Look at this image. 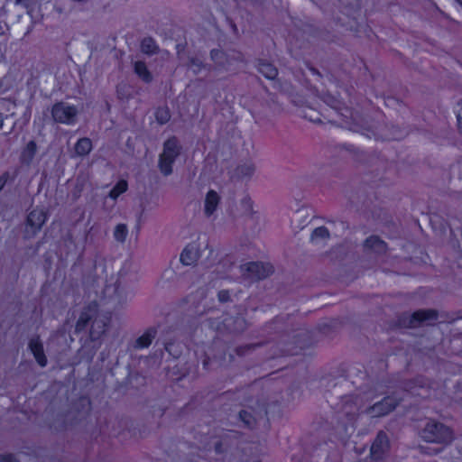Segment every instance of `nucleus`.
<instances>
[{"instance_id":"7ed1b4c3","label":"nucleus","mask_w":462,"mask_h":462,"mask_svg":"<svg viewBox=\"0 0 462 462\" xmlns=\"http://www.w3.org/2000/svg\"><path fill=\"white\" fill-rule=\"evenodd\" d=\"M402 398L396 395H389L384 397L383 400L374 403L367 407L364 413L369 415L371 418H380L386 416L393 411L396 407L401 403Z\"/></svg>"},{"instance_id":"ddd939ff","label":"nucleus","mask_w":462,"mask_h":462,"mask_svg":"<svg viewBox=\"0 0 462 462\" xmlns=\"http://www.w3.org/2000/svg\"><path fill=\"white\" fill-rule=\"evenodd\" d=\"M438 311L435 310H420L415 311L409 322V326L412 328L418 327L422 322L436 320L438 319Z\"/></svg>"},{"instance_id":"bb28decb","label":"nucleus","mask_w":462,"mask_h":462,"mask_svg":"<svg viewBox=\"0 0 462 462\" xmlns=\"http://www.w3.org/2000/svg\"><path fill=\"white\" fill-rule=\"evenodd\" d=\"M239 418L248 428H254L256 424V420L254 419V417L246 411H241L239 412Z\"/></svg>"},{"instance_id":"c85d7f7f","label":"nucleus","mask_w":462,"mask_h":462,"mask_svg":"<svg viewBox=\"0 0 462 462\" xmlns=\"http://www.w3.org/2000/svg\"><path fill=\"white\" fill-rule=\"evenodd\" d=\"M210 57L212 60L219 66H224L226 64V54L220 50H212Z\"/></svg>"},{"instance_id":"7c9ffc66","label":"nucleus","mask_w":462,"mask_h":462,"mask_svg":"<svg viewBox=\"0 0 462 462\" xmlns=\"http://www.w3.org/2000/svg\"><path fill=\"white\" fill-rule=\"evenodd\" d=\"M254 348H255V345L248 344V345L237 346L235 349V352L236 353L237 356H243L246 353L253 351Z\"/></svg>"},{"instance_id":"4be33fe9","label":"nucleus","mask_w":462,"mask_h":462,"mask_svg":"<svg viewBox=\"0 0 462 462\" xmlns=\"http://www.w3.org/2000/svg\"><path fill=\"white\" fill-rule=\"evenodd\" d=\"M141 50L143 53L152 55L158 52L159 48L153 39L148 37L144 38L141 43Z\"/></svg>"},{"instance_id":"0eeeda50","label":"nucleus","mask_w":462,"mask_h":462,"mask_svg":"<svg viewBox=\"0 0 462 462\" xmlns=\"http://www.w3.org/2000/svg\"><path fill=\"white\" fill-rule=\"evenodd\" d=\"M321 98L329 106L339 112V115L342 116V124L348 125L350 121H356L351 110L346 106H342L340 101L336 97L329 93H325Z\"/></svg>"},{"instance_id":"412c9836","label":"nucleus","mask_w":462,"mask_h":462,"mask_svg":"<svg viewBox=\"0 0 462 462\" xmlns=\"http://www.w3.org/2000/svg\"><path fill=\"white\" fill-rule=\"evenodd\" d=\"M134 72L138 77L146 83H150L152 80V76L146 65L143 61H136L134 63Z\"/></svg>"},{"instance_id":"9d476101","label":"nucleus","mask_w":462,"mask_h":462,"mask_svg":"<svg viewBox=\"0 0 462 462\" xmlns=\"http://www.w3.org/2000/svg\"><path fill=\"white\" fill-rule=\"evenodd\" d=\"M223 329L232 334H240L246 328V320L241 316H227L222 321Z\"/></svg>"},{"instance_id":"dca6fc26","label":"nucleus","mask_w":462,"mask_h":462,"mask_svg":"<svg viewBox=\"0 0 462 462\" xmlns=\"http://www.w3.org/2000/svg\"><path fill=\"white\" fill-rule=\"evenodd\" d=\"M46 221V214L42 209H33L27 217L28 225L37 231Z\"/></svg>"},{"instance_id":"1a4fd4ad","label":"nucleus","mask_w":462,"mask_h":462,"mask_svg":"<svg viewBox=\"0 0 462 462\" xmlns=\"http://www.w3.org/2000/svg\"><path fill=\"white\" fill-rule=\"evenodd\" d=\"M390 443L387 435L380 431L371 446V457L374 460L381 459L389 450Z\"/></svg>"},{"instance_id":"6ab92c4d","label":"nucleus","mask_w":462,"mask_h":462,"mask_svg":"<svg viewBox=\"0 0 462 462\" xmlns=\"http://www.w3.org/2000/svg\"><path fill=\"white\" fill-rule=\"evenodd\" d=\"M37 145L34 141H30L21 154V162L24 164H30L36 153Z\"/></svg>"},{"instance_id":"f3484780","label":"nucleus","mask_w":462,"mask_h":462,"mask_svg":"<svg viewBox=\"0 0 462 462\" xmlns=\"http://www.w3.org/2000/svg\"><path fill=\"white\" fill-rule=\"evenodd\" d=\"M258 71L270 80L275 79L278 76L277 68L273 64L263 60H260L258 61Z\"/></svg>"},{"instance_id":"2f4dec72","label":"nucleus","mask_w":462,"mask_h":462,"mask_svg":"<svg viewBox=\"0 0 462 462\" xmlns=\"http://www.w3.org/2000/svg\"><path fill=\"white\" fill-rule=\"evenodd\" d=\"M0 462H20V461L12 454H2V455H0Z\"/></svg>"},{"instance_id":"c9c22d12","label":"nucleus","mask_w":462,"mask_h":462,"mask_svg":"<svg viewBox=\"0 0 462 462\" xmlns=\"http://www.w3.org/2000/svg\"><path fill=\"white\" fill-rule=\"evenodd\" d=\"M33 0H15L16 5H23L26 8H28L32 4Z\"/></svg>"},{"instance_id":"aec40b11","label":"nucleus","mask_w":462,"mask_h":462,"mask_svg":"<svg viewBox=\"0 0 462 462\" xmlns=\"http://www.w3.org/2000/svg\"><path fill=\"white\" fill-rule=\"evenodd\" d=\"M156 336V329L150 328L135 341V347L143 348L151 345Z\"/></svg>"},{"instance_id":"e433bc0d","label":"nucleus","mask_w":462,"mask_h":462,"mask_svg":"<svg viewBox=\"0 0 462 462\" xmlns=\"http://www.w3.org/2000/svg\"><path fill=\"white\" fill-rule=\"evenodd\" d=\"M4 118L3 116L0 114V128L3 126Z\"/></svg>"},{"instance_id":"cd10ccee","label":"nucleus","mask_w":462,"mask_h":462,"mask_svg":"<svg viewBox=\"0 0 462 462\" xmlns=\"http://www.w3.org/2000/svg\"><path fill=\"white\" fill-rule=\"evenodd\" d=\"M188 67L194 74H198L205 68V65L199 59L192 57L189 60Z\"/></svg>"},{"instance_id":"4468645a","label":"nucleus","mask_w":462,"mask_h":462,"mask_svg":"<svg viewBox=\"0 0 462 462\" xmlns=\"http://www.w3.org/2000/svg\"><path fill=\"white\" fill-rule=\"evenodd\" d=\"M97 314V309L91 306L86 308L79 315V318L75 326L76 332L83 331L89 323H92Z\"/></svg>"},{"instance_id":"2eb2a0df","label":"nucleus","mask_w":462,"mask_h":462,"mask_svg":"<svg viewBox=\"0 0 462 462\" xmlns=\"http://www.w3.org/2000/svg\"><path fill=\"white\" fill-rule=\"evenodd\" d=\"M220 202V196L215 190H209L206 194L204 203V212L207 217H210L217 210Z\"/></svg>"},{"instance_id":"72a5a7b5","label":"nucleus","mask_w":462,"mask_h":462,"mask_svg":"<svg viewBox=\"0 0 462 462\" xmlns=\"http://www.w3.org/2000/svg\"><path fill=\"white\" fill-rule=\"evenodd\" d=\"M457 125H458L459 132L462 134V104H461L460 109L457 112Z\"/></svg>"},{"instance_id":"5701e85b","label":"nucleus","mask_w":462,"mask_h":462,"mask_svg":"<svg viewBox=\"0 0 462 462\" xmlns=\"http://www.w3.org/2000/svg\"><path fill=\"white\" fill-rule=\"evenodd\" d=\"M127 181L125 180H122L118 181L116 186L110 190L109 197L116 199H117L121 194L125 192L127 190Z\"/></svg>"},{"instance_id":"f03ea898","label":"nucleus","mask_w":462,"mask_h":462,"mask_svg":"<svg viewBox=\"0 0 462 462\" xmlns=\"http://www.w3.org/2000/svg\"><path fill=\"white\" fill-rule=\"evenodd\" d=\"M421 435L429 442L448 444L453 439L452 430L446 425L437 421L428 422L422 430Z\"/></svg>"},{"instance_id":"f8f14e48","label":"nucleus","mask_w":462,"mask_h":462,"mask_svg":"<svg viewBox=\"0 0 462 462\" xmlns=\"http://www.w3.org/2000/svg\"><path fill=\"white\" fill-rule=\"evenodd\" d=\"M107 328V319L104 316L96 314L90 327L89 337L92 341L99 339L106 332Z\"/></svg>"},{"instance_id":"20e7f679","label":"nucleus","mask_w":462,"mask_h":462,"mask_svg":"<svg viewBox=\"0 0 462 462\" xmlns=\"http://www.w3.org/2000/svg\"><path fill=\"white\" fill-rule=\"evenodd\" d=\"M79 110L64 102L56 103L51 108V116L56 123L70 125L76 121Z\"/></svg>"},{"instance_id":"473e14b6","label":"nucleus","mask_w":462,"mask_h":462,"mask_svg":"<svg viewBox=\"0 0 462 462\" xmlns=\"http://www.w3.org/2000/svg\"><path fill=\"white\" fill-rule=\"evenodd\" d=\"M217 298H218L219 301H221V302L228 301L230 300V295H229L228 291H226V290L220 291L217 294Z\"/></svg>"},{"instance_id":"b1692460","label":"nucleus","mask_w":462,"mask_h":462,"mask_svg":"<svg viewBox=\"0 0 462 462\" xmlns=\"http://www.w3.org/2000/svg\"><path fill=\"white\" fill-rule=\"evenodd\" d=\"M171 112H170L169 108L166 106L159 107L156 110L155 117H156V121L160 125H164V124L168 123L171 119Z\"/></svg>"},{"instance_id":"393cba45","label":"nucleus","mask_w":462,"mask_h":462,"mask_svg":"<svg viewBox=\"0 0 462 462\" xmlns=\"http://www.w3.org/2000/svg\"><path fill=\"white\" fill-rule=\"evenodd\" d=\"M127 236V226L125 224H118L114 230V236L116 241L124 243Z\"/></svg>"},{"instance_id":"39448f33","label":"nucleus","mask_w":462,"mask_h":462,"mask_svg":"<svg viewBox=\"0 0 462 462\" xmlns=\"http://www.w3.org/2000/svg\"><path fill=\"white\" fill-rule=\"evenodd\" d=\"M242 268L248 279L256 281L265 279L273 273V265L258 262L248 263Z\"/></svg>"},{"instance_id":"f704fd0d","label":"nucleus","mask_w":462,"mask_h":462,"mask_svg":"<svg viewBox=\"0 0 462 462\" xmlns=\"http://www.w3.org/2000/svg\"><path fill=\"white\" fill-rule=\"evenodd\" d=\"M8 176L9 175L7 172H5L2 176H0V190L5 187V185L7 181Z\"/></svg>"},{"instance_id":"a211bd4d","label":"nucleus","mask_w":462,"mask_h":462,"mask_svg":"<svg viewBox=\"0 0 462 462\" xmlns=\"http://www.w3.org/2000/svg\"><path fill=\"white\" fill-rule=\"evenodd\" d=\"M92 150V142L89 138L79 139L75 145V152L79 156H86Z\"/></svg>"},{"instance_id":"c756f323","label":"nucleus","mask_w":462,"mask_h":462,"mask_svg":"<svg viewBox=\"0 0 462 462\" xmlns=\"http://www.w3.org/2000/svg\"><path fill=\"white\" fill-rule=\"evenodd\" d=\"M254 170L251 165H241L236 168L235 174L237 178H244L252 175Z\"/></svg>"},{"instance_id":"f257e3e1","label":"nucleus","mask_w":462,"mask_h":462,"mask_svg":"<svg viewBox=\"0 0 462 462\" xmlns=\"http://www.w3.org/2000/svg\"><path fill=\"white\" fill-rule=\"evenodd\" d=\"M181 147L176 137L168 139L163 143V151L159 157V169L164 176L172 172V164L180 153Z\"/></svg>"},{"instance_id":"423d86ee","label":"nucleus","mask_w":462,"mask_h":462,"mask_svg":"<svg viewBox=\"0 0 462 462\" xmlns=\"http://www.w3.org/2000/svg\"><path fill=\"white\" fill-rule=\"evenodd\" d=\"M363 250L367 254L382 256L386 254L388 246L380 236L373 235L364 241Z\"/></svg>"},{"instance_id":"a878e982","label":"nucleus","mask_w":462,"mask_h":462,"mask_svg":"<svg viewBox=\"0 0 462 462\" xmlns=\"http://www.w3.org/2000/svg\"><path fill=\"white\" fill-rule=\"evenodd\" d=\"M330 236L329 231L325 226H319L313 230L311 234V240L316 239H328Z\"/></svg>"},{"instance_id":"9b49d317","label":"nucleus","mask_w":462,"mask_h":462,"mask_svg":"<svg viewBox=\"0 0 462 462\" xmlns=\"http://www.w3.org/2000/svg\"><path fill=\"white\" fill-rule=\"evenodd\" d=\"M28 347L32 353L38 365L42 367H44L48 361L44 354L43 345L41 341L40 336H33L29 341Z\"/></svg>"},{"instance_id":"6e6552de","label":"nucleus","mask_w":462,"mask_h":462,"mask_svg":"<svg viewBox=\"0 0 462 462\" xmlns=\"http://www.w3.org/2000/svg\"><path fill=\"white\" fill-rule=\"evenodd\" d=\"M202 245L198 242L189 244L181 252L180 261L183 265H195L200 257Z\"/></svg>"}]
</instances>
